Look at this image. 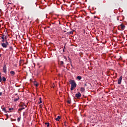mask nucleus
<instances>
[{"label":"nucleus","instance_id":"obj_1","mask_svg":"<svg viewBox=\"0 0 127 127\" xmlns=\"http://www.w3.org/2000/svg\"><path fill=\"white\" fill-rule=\"evenodd\" d=\"M69 83L71 84L70 90L72 91L77 87V83H76V81L73 79H70Z\"/></svg>","mask_w":127,"mask_h":127},{"label":"nucleus","instance_id":"obj_2","mask_svg":"<svg viewBox=\"0 0 127 127\" xmlns=\"http://www.w3.org/2000/svg\"><path fill=\"white\" fill-rule=\"evenodd\" d=\"M30 6L31 9H35L37 7V3L35 2H32L30 4Z\"/></svg>","mask_w":127,"mask_h":127},{"label":"nucleus","instance_id":"obj_3","mask_svg":"<svg viewBox=\"0 0 127 127\" xmlns=\"http://www.w3.org/2000/svg\"><path fill=\"white\" fill-rule=\"evenodd\" d=\"M8 45H9V43L7 41H5V43H1V46L4 48H7Z\"/></svg>","mask_w":127,"mask_h":127},{"label":"nucleus","instance_id":"obj_4","mask_svg":"<svg viewBox=\"0 0 127 127\" xmlns=\"http://www.w3.org/2000/svg\"><path fill=\"white\" fill-rule=\"evenodd\" d=\"M121 27V29L122 30H124V29H125V25H123V24H121V25H120V26H119V27H118V29L119 30H121V29H120V27Z\"/></svg>","mask_w":127,"mask_h":127},{"label":"nucleus","instance_id":"obj_5","mask_svg":"<svg viewBox=\"0 0 127 127\" xmlns=\"http://www.w3.org/2000/svg\"><path fill=\"white\" fill-rule=\"evenodd\" d=\"M122 75H121V76H120L118 79V84H121V82H122Z\"/></svg>","mask_w":127,"mask_h":127},{"label":"nucleus","instance_id":"obj_6","mask_svg":"<svg viewBox=\"0 0 127 127\" xmlns=\"http://www.w3.org/2000/svg\"><path fill=\"white\" fill-rule=\"evenodd\" d=\"M81 97V94L79 92H78L77 94H75V97H76L77 99H79Z\"/></svg>","mask_w":127,"mask_h":127},{"label":"nucleus","instance_id":"obj_7","mask_svg":"<svg viewBox=\"0 0 127 127\" xmlns=\"http://www.w3.org/2000/svg\"><path fill=\"white\" fill-rule=\"evenodd\" d=\"M3 72L6 73L7 72V67H6V65H4L3 66Z\"/></svg>","mask_w":127,"mask_h":127},{"label":"nucleus","instance_id":"obj_8","mask_svg":"<svg viewBox=\"0 0 127 127\" xmlns=\"http://www.w3.org/2000/svg\"><path fill=\"white\" fill-rule=\"evenodd\" d=\"M74 31H75V30H72L71 31L68 32L67 34H68V35H73V33L74 32Z\"/></svg>","mask_w":127,"mask_h":127},{"label":"nucleus","instance_id":"obj_9","mask_svg":"<svg viewBox=\"0 0 127 127\" xmlns=\"http://www.w3.org/2000/svg\"><path fill=\"white\" fill-rule=\"evenodd\" d=\"M10 74L12 76H13L15 75V71H10Z\"/></svg>","mask_w":127,"mask_h":127},{"label":"nucleus","instance_id":"obj_10","mask_svg":"<svg viewBox=\"0 0 127 127\" xmlns=\"http://www.w3.org/2000/svg\"><path fill=\"white\" fill-rule=\"evenodd\" d=\"M34 85L35 86L38 87L39 85V83H37V81H34Z\"/></svg>","mask_w":127,"mask_h":127},{"label":"nucleus","instance_id":"obj_11","mask_svg":"<svg viewBox=\"0 0 127 127\" xmlns=\"http://www.w3.org/2000/svg\"><path fill=\"white\" fill-rule=\"evenodd\" d=\"M4 35H3L2 36V37H1V38L2 39V42H4V41H5V39H4Z\"/></svg>","mask_w":127,"mask_h":127},{"label":"nucleus","instance_id":"obj_12","mask_svg":"<svg viewBox=\"0 0 127 127\" xmlns=\"http://www.w3.org/2000/svg\"><path fill=\"white\" fill-rule=\"evenodd\" d=\"M61 119V117L60 116H58L57 118L56 119V120L57 121H59V120Z\"/></svg>","mask_w":127,"mask_h":127},{"label":"nucleus","instance_id":"obj_13","mask_svg":"<svg viewBox=\"0 0 127 127\" xmlns=\"http://www.w3.org/2000/svg\"><path fill=\"white\" fill-rule=\"evenodd\" d=\"M76 78H77L78 80H81V79H82V77H81V76H80V75H78V76H77Z\"/></svg>","mask_w":127,"mask_h":127},{"label":"nucleus","instance_id":"obj_14","mask_svg":"<svg viewBox=\"0 0 127 127\" xmlns=\"http://www.w3.org/2000/svg\"><path fill=\"white\" fill-rule=\"evenodd\" d=\"M2 81H3V82H5V81H6V78H5V77H4V76H3V77H2Z\"/></svg>","mask_w":127,"mask_h":127},{"label":"nucleus","instance_id":"obj_15","mask_svg":"<svg viewBox=\"0 0 127 127\" xmlns=\"http://www.w3.org/2000/svg\"><path fill=\"white\" fill-rule=\"evenodd\" d=\"M84 91H85V89H84V88L81 87V88H80V91H81V92H84Z\"/></svg>","mask_w":127,"mask_h":127},{"label":"nucleus","instance_id":"obj_16","mask_svg":"<svg viewBox=\"0 0 127 127\" xmlns=\"http://www.w3.org/2000/svg\"><path fill=\"white\" fill-rule=\"evenodd\" d=\"M39 100H40V102H39V103H38L39 104H40L42 103V98L41 97L39 98Z\"/></svg>","mask_w":127,"mask_h":127},{"label":"nucleus","instance_id":"obj_17","mask_svg":"<svg viewBox=\"0 0 127 127\" xmlns=\"http://www.w3.org/2000/svg\"><path fill=\"white\" fill-rule=\"evenodd\" d=\"M19 99V97H17V98L15 99L14 100V102L18 101Z\"/></svg>","mask_w":127,"mask_h":127},{"label":"nucleus","instance_id":"obj_18","mask_svg":"<svg viewBox=\"0 0 127 127\" xmlns=\"http://www.w3.org/2000/svg\"><path fill=\"white\" fill-rule=\"evenodd\" d=\"M67 103L69 104H71V100L70 99H68L67 101Z\"/></svg>","mask_w":127,"mask_h":127},{"label":"nucleus","instance_id":"obj_19","mask_svg":"<svg viewBox=\"0 0 127 127\" xmlns=\"http://www.w3.org/2000/svg\"><path fill=\"white\" fill-rule=\"evenodd\" d=\"M25 109V108H21L19 109L18 111H22L23 110H24Z\"/></svg>","mask_w":127,"mask_h":127},{"label":"nucleus","instance_id":"obj_20","mask_svg":"<svg viewBox=\"0 0 127 127\" xmlns=\"http://www.w3.org/2000/svg\"><path fill=\"white\" fill-rule=\"evenodd\" d=\"M2 111L5 112V113H6V108H3L2 109Z\"/></svg>","mask_w":127,"mask_h":127},{"label":"nucleus","instance_id":"obj_21","mask_svg":"<svg viewBox=\"0 0 127 127\" xmlns=\"http://www.w3.org/2000/svg\"><path fill=\"white\" fill-rule=\"evenodd\" d=\"M14 110V109L13 108H9V111H10V112H12L11 111H13Z\"/></svg>","mask_w":127,"mask_h":127},{"label":"nucleus","instance_id":"obj_22","mask_svg":"<svg viewBox=\"0 0 127 127\" xmlns=\"http://www.w3.org/2000/svg\"><path fill=\"white\" fill-rule=\"evenodd\" d=\"M45 125H47V127H49V123H45Z\"/></svg>","mask_w":127,"mask_h":127},{"label":"nucleus","instance_id":"obj_23","mask_svg":"<svg viewBox=\"0 0 127 127\" xmlns=\"http://www.w3.org/2000/svg\"><path fill=\"white\" fill-rule=\"evenodd\" d=\"M60 63H61V65H63L64 64V62H60Z\"/></svg>","mask_w":127,"mask_h":127},{"label":"nucleus","instance_id":"obj_24","mask_svg":"<svg viewBox=\"0 0 127 127\" xmlns=\"http://www.w3.org/2000/svg\"><path fill=\"white\" fill-rule=\"evenodd\" d=\"M20 120H21V118H17V121H18V122H19L20 121Z\"/></svg>","mask_w":127,"mask_h":127},{"label":"nucleus","instance_id":"obj_25","mask_svg":"<svg viewBox=\"0 0 127 127\" xmlns=\"http://www.w3.org/2000/svg\"><path fill=\"white\" fill-rule=\"evenodd\" d=\"M1 81H2V77L1 75H0V82H1Z\"/></svg>","mask_w":127,"mask_h":127},{"label":"nucleus","instance_id":"obj_26","mask_svg":"<svg viewBox=\"0 0 127 127\" xmlns=\"http://www.w3.org/2000/svg\"><path fill=\"white\" fill-rule=\"evenodd\" d=\"M9 49L11 50H13V47L12 46L10 47H9Z\"/></svg>","mask_w":127,"mask_h":127},{"label":"nucleus","instance_id":"obj_27","mask_svg":"<svg viewBox=\"0 0 127 127\" xmlns=\"http://www.w3.org/2000/svg\"><path fill=\"white\" fill-rule=\"evenodd\" d=\"M87 86V83H85L84 86V87H86V86Z\"/></svg>","mask_w":127,"mask_h":127},{"label":"nucleus","instance_id":"obj_28","mask_svg":"<svg viewBox=\"0 0 127 127\" xmlns=\"http://www.w3.org/2000/svg\"><path fill=\"white\" fill-rule=\"evenodd\" d=\"M65 46H66V44L64 45V49H66Z\"/></svg>","mask_w":127,"mask_h":127},{"label":"nucleus","instance_id":"obj_29","mask_svg":"<svg viewBox=\"0 0 127 127\" xmlns=\"http://www.w3.org/2000/svg\"><path fill=\"white\" fill-rule=\"evenodd\" d=\"M2 95V92H0V96H1Z\"/></svg>","mask_w":127,"mask_h":127},{"label":"nucleus","instance_id":"obj_30","mask_svg":"<svg viewBox=\"0 0 127 127\" xmlns=\"http://www.w3.org/2000/svg\"><path fill=\"white\" fill-rule=\"evenodd\" d=\"M64 126L66 127L67 126V125L66 124V122H64Z\"/></svg>","mask_w":127,"mask_h":127},{"label":"nucleus","instance_id":"obj_31","mask_svg":"<svg viewBox=\"0 0 127 127\" xmlns=\"http://www.w3.org/2000/svg\"><path fill=\"white\" fill-rule=\"evenodd\" d=\"M63 51L64 52H65V49H63Z\"/></svg>","mask_w":127,"mask_h":127},{"label":"nucleus","instance_id":"obj_32","mask_svg":"<svg viewBox=\"0 0 127 127\" xmlns=\"http://www.w3.org/2000/svg\"><path fill=\"white\" fill-rule=\"evenodd\" d=\"M117 20H119V17H117Z\"/></svg>","mask_w":127,"mask_h":127},{"label":"nucleus","instance_id":"obj_33","mask_svg":"<svg viewBox=\"0 0 127 127\" xmlns=\"http://www.w3.org/2000/svg\"><path fill=\"white\" fill-rule=\"evenodd\" d=\"M2 56V55H1V54H0V57H1Z\"/></svg>","mask_w":127,"mask_h":127},{"label":"nucleus","instance_id":"obj_34","mask_svg":"<svg viewBox=\"0 0 127 127\" xmlns=\"http://www.w3.org/2000/svg\"><path fill=\"white\" fill-rule=\"evenodd\" d=\"M68 59H69V61H71L70 58H68Z\"/></svg>","mask_w":127,"mask_h":127},{"label":"nucleus","instance_id":"obj_35","mask_svg":"<svg viewBox=\"0 0 127 127\" xmlns=\"http://www.w3.org/2000/svg\"><path fill=\"white\" fill-rule=\"evenodd\" d=\"M52 24H53V25H54V23H52Z\"/></svg>","mask_w":127,"mask_h":127},{"label":"nucleus","instance_id":"obj_36","mask_svg":"<svg viewBox=\"0 0 127 127\" xmlns=\"http://www.w3.org/2000/svg\"><path fill=\"white\" fill-rule=\"evenodd\" d=\"M83 31H84V33L85 32V30L84 29L83 30Z\"/></svg>","mask_w":127,"mask_h":127},{"label":"nucleus","instance_id":"obj_37","mask_svg":"<svg viewBox=\"0 0 127 127\" xmlns=\"http://www.w3.org/2000/svg\"><path fill=\"white\" fill-rule=\"evenodd\" d=\"M1 27V24H0V28Z\"/></svg>","mask_w":127,"mask_h":127},{"label":"nucleus","instance_id":"obj_38","mask_svg":"<svg viewBox=\"0 0 127 127\" xmlns=\"http://www.w3.org/2000/svg\"><path fill=\"white\" fill-rule=\"evenodd\" d=\"M1 72H0V75H1Z\"/></svg>","mask_w":127,"mask_h":127},{"label":"nucleus","instance_id":"obj_39","mask_svg":"<svg viewBox=\"0 0 127 127\" xmlns=\"http://www.w3.org/2000/svg\"><path fill=\"white\" fill-rule=\"evenodd\" d=\"M9 4H11V3H10V2H9Z\"/></svg>","mask_w":127,"mask_h":127},{"label":"nucleus","instance_id":"obj_40","mask_svg":"<svg viewBox=\"0 0 127 127\" xmlns=\"http://www.w3.org/2000/svg\"><path fill=\"white\" fill-rule=\"evenodd\" d=\"M9 4H11V3H10V2H9Z\"/></svg>","mask_w":127,"mask_h":127}]
</instances>
